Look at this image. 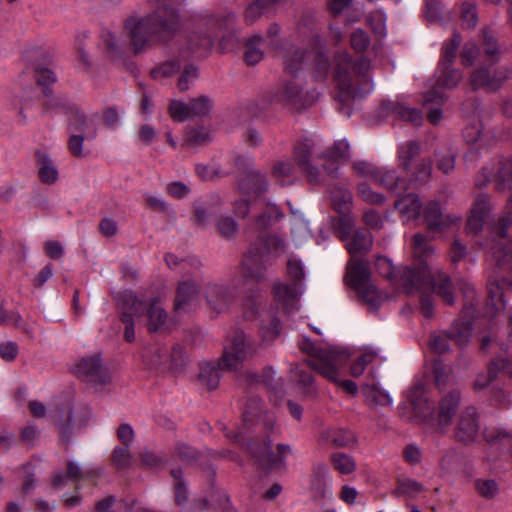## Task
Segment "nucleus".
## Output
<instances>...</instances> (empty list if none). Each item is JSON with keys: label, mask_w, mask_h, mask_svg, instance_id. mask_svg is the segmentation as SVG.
<instances>
[{"label": "nucleus", "mask_w": 512, "mask_h": 512, "mask_svg": "<svg viewBox=\"0 0 512 512\" xmlns=\"http://www.w3.org/2000/svg\"><path fill=\"white\" fill-rule=\"evenodd\" d=\"M199 286L192 281H183L179 284L174 309L177 313L186 312L194 307L199 300Z\"/></svg>", "instance_id": "7c9ffc66"}, {"label": "nucleus", "mask_w": 512, "mask_h": 512, "mask_svg": "<svg viewBox=\"0 0 512 512\" xmlns=\"http://www.w3.org/2000/svg\"><path fill=\"white\" fill-rule=\"evenodd\" d=\"M293 155L307 181L317 185L323 182L325 173L332 178L337 176V164L349 159L350 149L344 140L335 142L328 149H322L319 141L304 139L295 145Z\"/></svg>", "instance_id": "f03ea898"}, {"label": "nucleus", "mask_w": 512, "mask_h": 512, "mask_svg": "<svg viewBox=\"0 0 512 512\" xmlns=\"http://www.w3.org/2000/svg\"><path fill=\"white\" fill-rule=\"evenodd\" d=\"M373 182L384 187L387 190L393 191L396 189H406V181L400 179L395 170L387 168H377Z\"/></svg>", "instance_id": "79ce46f5"}, {"label": "nucleus", "mask_w": 512, "mask_h": 512, "mask_svg": "<svg viewBox=\"0 0 512 512\" xmlns=\"http://www.w3.org/2000/svg\"><path fill=\"white\" fill-rule=\"evenodd\" d=\"M411 172V181L415 183H425L429 180L432 172V163L429 159H421L413 165Z\"/></svg>", "instance_id": "4d7b16f0"}, {"label": "nucleus", "mask_w": 512, "mask_h": 512, "mask_svg": "<svg viewBox=\"0 0 512 512\" xmlns=\"http://www.w3.org/2000/svg\"><path fill=\"white\" fill-rule=\"evenodd\" d=\"M143 197L148 208L164 214L171 219H176V211L165 201L164 198L150 193H143Z\"/></svg>", "instance_id": "a18cd8bd"}, {"label": "nucleus", "mask_w": 512, "mask_h": 512, "mask_svg": "<svg viewBox=\"0 0 512 512\" xmlns=\"http://www.w3.org/2000/svg\"><path fill=\"white\" fill-rule=\"evenodd\" d=\"M483 136L482 124L478 119H473L463 130V138L470 145L479 144Z\"/></svg>", "instance_id": "bf43d9fd"}, {"label": "nucleus", "mask_w": 512, "mask_h": 512, "mask_svg": "<svg viewBox=\"0 0 512 512\" xmlns=\"http://www.w3.org/2000/svg\"><path fill=\"white\" fill-rule=\"evenodd\" d=\"M219 370H222L219 367V364L215 366L211 363H203L200 366L198 379L202 385L207 387V389L214 390L217 388L220 381Z\"/></svg>", "instance_id": "c03bdc74"}, {"label": "nucleus", "mask_w": 512, "mask_h": 512, "mask_svg": "<svg viewBox=\"0 0 512 512\" xmlns=\"http://www.w3.org/2000/svg\"><path fill=\"white\" fill-rule=\"evenodd\" d=\"M437 405L431 404L427 399L411 397L416 417L428 429L445 434L451 426L459 408L461 393L452 388L447 392H440Z\"/></svg>", "instance_id": "39448f33"}, {"label": "nucleus", "mask_w": 512, "mask_h": 512, "mask_svg": "<svg viewBox=\"0 0 512 512\" xmlns=\"http://www.w3.org/2000/svg\"><path fill=\"white\" fill-rule=\"evenodd\" d=\"M300 349L311 356L307 364L332 383H338L337 373L348 360L344 351L323 347L309 338H304L299 344Z\"/></svg>", "instance_id": "0eeeda50"}, {"label": "nucleus", "mask_w": 512, "mask_h": 512, "mask_svg": "<svg viewBox=\"0 0 512 512\" xmlns=\"http://www.w3.org/2000/svg\"><path fill=\"white\" fill-rule=\"evenodd\" d=\"M121 321L125 325L124 338L127 342L135 339V325L143 323L149 332H164L169 328L167 313L157 300L150 303L140 301L126 291L122 296Z\"/></svg>", "instance_id": "20e7f679"}, {"label": "nucleus", "mask_w": 512, "mask_h": 512, "mask_svg": "<svg viewBox=\"0 0 512 512\" xmlns=\"http://www.w3.org/2000/svg\"><path fill=\"white\" fill-rule=\"evenodd\" d=\"M216 227L220 235L226 239H233L239 231L237 221L226 215L219 217Z\"/></svg>", "instance_id": "052dcab7"}, {"label": "nucleus", "mask_w": 512, "mask_h": 512, "mask_svg": "<svg viewBox=\"0 0 512 512\" xmlns=\"http://www.w3.org/2000/svg\"><path fill=\"white\" fill-rule=\"evenodd\" d=\"M301 293L302 291L300 290V286L297 283L284 284L277 282L273 287V294L276 301L286 312H291L298 309L297 301Z\"/></svg>", "instance_id": "2f4dec72"}, {"label": "nucleus", "mask_w": 512, "mask_h": 512, "mask_svg": "<svg viewBox=\"0 0 512 512\" xmlns=\"http://www.w3.org/2000/svg\"><path fill=\"white\" fill-rule=\"evenodd\" d=\"M437 161V168L445 174H448L454 169L455 155L450 148L435 152Z\"/></svg>", "instance_id": "338daca9"}, {"label": "nucleus", "mask_w": 512, "mask_h": 512, "mask_svg": "<svg viewBox=\"0 0 512 512\" xmlns=\"http://www.w3.org/2000/svg\"><path fill=\"white\" fill-rule=\"evenodd\" d=\"M504 285L512 286V258H497L495 268L487 282L489 305L496 311L505 307Z\"/></svg>", "instance_id": "9b49d317"}, {"label": "nucleus", "mask_w": 512, "mask_h": 512, "mask_svg": "<svg viewBox=\"0 0 512 512\" xmlns=\"http://www.w3.org/2000/svg\"><path fill=\"white\" fill-rule=\"evenodd\" d=\"M278 0H255L245 10L244 18L246 23L252 24L257 21L265 11Z\"/></svg>", "instance_id": "5fc2aeb1"}, {"label": "nucleus", "mask_w": 512, "mask_h": 512, "mask_svg": "<svg viewBox=\"0 0 512 512\" xmlns=\"http://www.w3.org/2000/svg\"><path fill=\"white\" fill-rule=\"evenodd\" d=\"M411 247L415 253L414 256H426L434 253V247L430 239L421 233H416L412 237Z\"/></svg>", "instance_id": "e2e57ef3"}, {"label": "nucleus", "mask_w": 512, "mask_h": 512, "mask_svg": "<svg viewBox=\"0 0 512 512\" xmlns=\"http://www.w3.org/2000/svg\"><path fill=\"white\" fill-rule=\"evenodd\" d=\"M143 361L150 369L168 367V348L159 344L150 345L144 350Z\"/></svg>", "instance_id": "4c0bfd02"}, {"label": "nucleus", "mask_w": 512, "mask_h": 512, "mask_svg": "<svg viewBox=\"0 0 512 512\" xmlns=\"http://www.w3.org/2000/svg\"><path fill=\"white\" fill-rule=\"evenodd\" d=\"M235 296V288L219 284L209 285L205 292L208 306L217 313L224 311Z\"/></svg>", "instance_id": "cd10ccee"}, {"label": "nucleus", "mask_w": 512, "mask_h": 512, "mask_svg": "<svg viewBox=\"0 0 512 512\" xmlns=\"http://www.w3.org/2000/svg\"><path fill=\"white\" fill-rule=\"evenodd\" d=\"M421 151L420 144L415 141H407L402 143L398 148L399 166L405 171L410 172L416 159L419 157Z\"/></svg>", "instance_id": "58836bf2"}, {"label": "nucleus", "mask_w": 512, "mask_h": 512, "mask_svg": "<svg viewBox=\"0 0 512 512\" xmlns=\"http://www.w3.org/2000/svg\"><path fill=\"white\" fill-rule=\"evenodd\" d=\"M479 432V413L474 406H468L459 415L454 429V437L461 443L469 444L477 439Z\"/></svg>", "instance_id": "412c9836"}, {"label": "nucleus", "mask_w": 512, "mask_h": 512, "mask_svg": "<svg viewBox=\"0 0 512 512\" xmlns=\"http://www.w3.org/2000/svg\"><path fill=\"white\" fill-rule=\"evenodd\" d=\"M189 104L192 118L207 116L213 107L212 99L206 95L192 99Z\"/></svg>", "instance_id": "13d9d810"}, {"label": "nucleus", "mask_w": 512, "mask_h": 512, "mask_svg": "<svg viewBox=\"0 0 512 512\" xmlns=\"http://www.w3.org/2000/svg\"><path fill=\"white\" fill-rule=\"evenodd\" d=\"M510 71L506 67H498L493 70L487 67H479L472 71L470 84L473 89H486L497 91L509 79Z\"/></svg>", "instance_id": "f3484780"}, {"label": "nucleus", "mask_w": 512, "mask_h": 512, "mask_svg": "<svg viewBox=\"0 0 512 512\" xmlns=\"http://www.w3.org/2000/svg\"><path fill=\"white\" fill-rule=\"evenodd\" d=\"M155 10L145 16H130L124 23V32L135 53L156 43L172 38L180 28V19L173 0H149Z\"/></svg>", "instance_id": "f257e3e1"}, {"label": "nucleus", "mask_w": 512, "mask_h": 512, "mask_svg": "<svg viewBox=\"0 0 512 512\" xmlns=\"http://www.w3.org/2000/svg\"><path fill=\"white\" fill-rule=\"evenodd\" d=\"M171 476L174 479L175 501L178 505L186 503L188 500V492L185 482L182 480V470L175 468L171 470Z\"/></svg>", "instance_id": "680f3d73"}, {"label": "nucleus", "mask_w": 512, "mask_h": 512, "mask_svg": "<svg viewBox=\"0 0 512 512\" xmlns=\"http://www.w3.org/2000/svg\"><path fill=\"white\" fill-rule=\"evenodd\" d=\"M433 374L435 385L440 392H445L444 389L451 382V369L441 361H434Z\"/></svg>", "instance_id": "6e6d98bb"}, {"label": "nucleus", "mask_w": 512, "mask_h": 512, "mask_svg": "<svg viewBox=\"0 0 512 512\" xmlns=\"http://www.w3.org/2000/svg\"><path fill=\"white\" fill-rule=\"evenodd\" d=\"M101 475L100 468L81 467L75 461L67 462L66 472L57 471L52 477V484L56 489H61L68 484V482H79L81 480H93Z\"/></svg>", "instance_id": "5701e85b"}, {"label": "nucleus", "mask_w": 512, "mask_h": 512, "mask_svg": "<svg viewBox=\"0 0 512 512\" xmlns=\"http://www.w3.org/2000/svg\"><path fill=\"white\" fill-rule=\"evenodd\" d=\"M314 55L313 73L316 79H325L329 73L330 62L325 54V44L322 39L315 35L311 42Z\"/></svg>", "instance_id": "72a5a7b5"}, {"label": "nucleus", "mask_w": 512, "mask_h": 512, "mask_svg": "<svg viewBox=\"0 0 512 512\" xmlns=\"http://www.w3.org/2000/svg\"><path fill=\"white\" fill-rule=\"evenodd\" d=\"M279 55L283 60L285 72L292 76L303 70L308 59V55L304 50L293 45L281 49Z\"/></svg>", "instance_id": "473e14b6"}, {"label": "nucleus", "mask_w": 512, "mask_h": 512, "mask_svg": "<svg viewBox=\"0 0 512 512\" xmlns=\"http://www.w3.org/2000/svg\"><path fill=\"white\" fill-rule=\"evenodd\" d=\"M475 489L479 495L486 499L494 498L499 492L498 483L493 479H477L475 481Z\"/></svg>", "instance_id": "774afa93"}, {"label": "nucleus", "mask_w": 512, "mask_h": 512, "mask_svg": "<svg viewBox=\"0 0 512 512\" xmlns=\"http://www.w3.org/2000/svg\"><path fill=\"white\" fill-rule=\"evenodd\" d=\"M283 217V214L277 207H267L255 220L258 232H267L266 229L272 227Z\"/></svg>", "instance_id": "3c124183"}, {"label": "nucleus", "mask_w": 512, "mask_h": 512, "mask_svg": "<svg viewBox=\"0 0 512 512\" xmlns=\"http://www.w3.org/2000/svg\"><path fill=\"white\" fill-rule=\"evenodd\" d=\"M212 140L210 131L204 127L192 128L186 132L183 146L194 148L208 144Z\"/></svg>", "instance_id": "49530a36"}, {"label": "nucleus", "mask_w": 512, "mask_h": 512, "mask_svg": "<svg viewBox=\"0 0 512 512\" xmlns=\"http://www.w3.org/2000/svg\"><path fill=\"white\" fill-rule=\"evenodd\" d=\"M491 208L490 198L484 194L479 195L471 207L470 215L466 223V230L473 234L480 232Z\"/></svg>", "instance_id": "c85d7f7f"}, {"label": "nucleus", "mask_w": 512, "mask_h": 512, "mask_svg": "<svg viewBox=\"0 0 512 512\" xmlns=\"http://www.w3.org/2000/svg\"><path fill=\"white\" fill-rule=\"evenodd\" d=\"M247 449L259 464L265 468L278 467L282 463L283 457L291 452L289 445L278 444V454H275L272 450L271 440L268 437H264L261 443H248Z\"/></svg>", "instance_id": "dca6fc26"}, {"label": "nucleus", "mask_w": 512, "mask_h": 512, "mask_svg": "<svg viewBox=\"0 0 512 512\" xmlns=\"http://www.w3.org/2000/svg\"><path fill=\"white\" fill-rule=\"evenodd\" d=\"M423 490L421 483L408 477H400L397 480L395 494L398 496H406L409 498L416 497Z\"/></svg>", "instance_id": "864d4df0"}, {"label": "nucleus", "mask_w": 512, "mask_h": 512, "mask_svg": "<svg viewBox=\"0 0 512 512\" xmlns=\"http://www.w3.org/2000/svg\"><path fill=\"white\" fill-rule=\"evenodd\" d=\"M482 176L484 180L477 179V186L493 180L497 191L512 190V158L505 156L495 158L490 166L482 169Z\"/></svg>", "instance_id": "2eb2a0df"}, {"label": "nucleus", "mask_w": 512, "mask_h": 512, "mask_svg": "<svg viewBox=\"0 0 512 512\" xmlns=\"http://www.w3.org/2000/svg\"><path fill=\"white\" fill-rule=\"evenodd\" d=\"M393 114L395 117L407 121L414 126H420L423 122V115L420 110L407 107L403 104H395Z\"/></svg>", "instance_id": "603ef678"}, {"label": "nucleus", "mask_w": 512, "mask_h": 512, "mask_svg": "<svg viewBox=\"0 0 512 512\" xmlns=\"http://www.w3.org/2000/svg\"><path fill=\"white\" fill-rule=\"evenodd\" d=\"M69 130L86 136V140L94 139L97 135L95 125L77 107L70 108Z\"/></svg>", "instance_id": "f704fd0d"}, {"label": "nucleus", "mask_w": 512, "mask_h": 512, "mask_svg": "<svg viewBox=\"0 0 512 512\" xmlns=\"http://www.w3.org/2000/svg\"><path fill=\"white\" fill-rule=\"evenodd\" d=\"M90 416L91 412L87 408H82L79 411H71L68 415L66 424L61 426L63 437H66V434L71 429L81 428L86 425Z\"/></svg>", "instance_id": "8fccbe9b"}, {"label": "nucleus", "mask_w": 512, "mask_h": 512, "mask_svg": "<svg viewBox=\"0 0 512 512\" xmlns=\"http://www.w3.org/2000/svg\"><path fill=\"white\" fill-rule=\"evenodd\" d=\"M264 44V38L259 35L247 41L244 57L248 65H255L261 61L263 52L260 47Z\"/></svg>", "instance_id": "09e8293b"}, {"label": "nucleus", "mask_w": 512, "mask_h": 512, "mask_svg": "<svg viewBox=\"0 0 512 512\" xmlns=\"http://www.w3.org/2000/svg\"><path fill=\"white\" fill-rule=\"evenodd\" d=\"M471 324L469 322L455 321L445 332L430 336V347L438 354L449 350V342L452 341L459 347H464L471 337Z\"/></svg>", "instance_id": "4468645a"}, {"label": "nucleus", "mask_w": 512, "mask_h": 512, "mask_svg": "<svg viewBox=\"0 0 512 512\" xmlns=\"http://www.w3.org/2000/svg\"><path fill=\"white\" fill-rule=\"evenodd\" d=\"M344 281L371 307H377L381 296L371 282V268L367 258H349Z\"/></svg>", "instance_id": "6e6552de"}, {"label": "nucleus", "mask_w": 512, "mask_h": 512, "mask_svg": "<svg viewBox=\"0 0 512 512\" xmlns=\"http://www.w3.org/2000/svg\"><path fill=\"white\" fill-rule=\"evenodd\" d=\"M430 275L435 281V284L433 283V288L425 291L416 290V288L414 289V292H420L422 294L420 300V311L426 318H431L434 312V305L430 292L436 291L448 305H452L454 303V287L450 277L443 272L432 273L430 271Z\"/></svg>", "instance_id": "f8f14e48"}, {"label": "nucleus", "mask_w": 512, "mask_h": 512, "mask_svg": "<svg viewBox=\"0 0 512 512\" xmlns=\"http://www.w3.org/2000/svg\"><path fill=\"white\" fill-rule=\"evenodd\" d=\"M101 38L107 56L114 61L121 60L126 50V41L111 31L104 32Z\"/></svg>", "instance_id": "a19ab883"}, {"label": "nucleus", "mask_w": 512, "mask_h": 512, "mask_svg": "<svg viewBox=\"0 0 512 512\" xmlns=\"http://www.w3.org/2000/svg\"><path fill=\"white\" fill-rule=\"evenodd\" d=\"M75 372L79 378L93 384L96 388L103 387L110 381V374L102 366L101 360L97 355L82 358L76 364Z\"/></svg>", "instance_id": "aec40b11"}, {"label": "nucleus", "mask_w": 512, "mask_h": 512, "mask_svg": "<svg viewBox=\"0 0 512 512\" xmlns=\"http://www.w3.org/2000/svg\"><path fill=\"white\" fill-rule=\"evenodd\" d=\"M483 438L489 445L485 454V461L488 463L495 462L499 455H493L490 450L493 448H500L512 442V433L507 429L499 426L485 427L482 432Z\"/></svg>", "instance_id": "c756f323"}, {"label": "nucleus", "mask_w": 512, "mask_h": 512, "mask_svg": "<svg viewBox=\"0 0 512 512\" xmlns=\"http://www.w3.org/2000/svg\"><path fill=\"white\" fill-rule=\"evenodd\" d=\"M395 207L404 217L410 220L419 216L422 203L416 194L410 193L396 200Z\"/></svg>", "instance_id": "37998d69"}, {"label": "nucleus", "mask_w": 512, "mask_h": 512, "mask_svg": "<svg viewBox=\"0 0 512 512\" xmlns=\"http://www.w3.org/2000/svg\"><path fill=\"white\" fill-rule=\"evenodd\" d=\"M423 218L428 229L436 231H443L452 225L458 224L461 220V217L455 214H444L439 202L435 200L426 204Z\"/></svg>", "instance_id": "393cba45"}, {"label": "nucleus", "mask_w": 512, "mask_h": 512, "mask_svg": "<svg viewBox=\"0 0 512 512\" xmlns=\"http://www.w3.org/2000/svg\"><path fill=\"white\" fill-rule=\"evenodd\" d=\"M261 404L262 401L260 398L256 396L250 397L243 410L244 427L239 429L237 432L230 431L226 436L236 443L244 444L247 438L246 426L253 425L255 420L261 416Z\"/></svg>", "instance_id": "bb28decb"}, {"label": "nucleus", "mask_w": 512, "mask_h": 512, "mask_svg": "<svg viewBox=\"0 0 512 512\" xmlns=\"http://www.w3.org/2000/svg\"><path fill=\"white\" fill-rule=\"evenodd\" d=\"M461 80L462 73L459 70L452 68V65L439 64L437 80L433 88L424 94V105L443 104L446 100L444 91L455 88Z\"/></svg>", "instance_id": "ddd939ff"}, {"label": "nucleus", "mask_w": 512, "mask_h": 512, "mask_svg": "<svg viewBox=\"0 0 512 512\" xmlns=\"http://www.w3.org/2000/svg\"><path fill=\"white\" fill-rule=\"evenodd\" d=\"M288 249L286 238L275 231L258 233V237L250 244V251L255 256H277L288 253Z\"/></svg>", "instance_id": "6ab92c4d"}, {"label": "nucleus", "mask_w": 512, "mask_h": 512, "mask_svg": "<svg viewBox=\"0 0 512 512\" xmlns=\"http://www.w3.org/2000/svg\"><path fill=\"white\" fill-rule=\"evenodd\" d=\"M257 351L255 340L241 329H235L231 335V346L226 347L219 367L227 371H235L244 360L252 357Z\"/></svg>", "instance_id": "1a4fd4ad"}, {"label": "nucleus", "mask_w": 512, "mask_h": 512, "mask_svg": "<svg viewBox=\"0 0 512 512\" xmlns=\"http://www.w3.org/2000/svg\"><path fill=\"white\" fill-rule=\"evenodd\" d=\"M375 267L381 275L401 286L407 294L414 293L415 288L429 290L435 284L425 258H416L413 265L406 267H395L391 258H376Z\"/></svg>", "instance_id": "423d86ee"}, {"label": "nucleus", "mask_w": 512, "mask_h": 512, "mask_svg": "<svg viewBox=\"0 0 512 512\" xmlns=\"http://www.w3.org/2000/svg\"><path fill=\"white\" fill-rule=\"evenodd\" d=\"M236 16L229 13L226 16L211 17L206 22L205 30L193 33L189 38V49L193 53H205L213 46L214 40L224 30H229L235 23Z\"/></svg>", "instance_id": "9d476101"}, {"label": "nucleus", "mask_w": 512, "mask_h": 512, "mask_svg": "<svg viewBox=\"0 0 512 512\" xmlns=\"http://www.w3.org/2000/svg\"><path fill=\"white\" fill-rule=\"evenodd\" d=\"M273 101L295 109H301L311 105L313 98L304 91L301 82L295 79L283 83L274 93Z\"/></svg>", "instance_id": "a211bd4d"}, {"label": "nucleus", "mask_w": 512, "mask_h": 512, "mask_svg": "<svg viewBox=\"0 0 512 512\" xmlns=\"http://www.w3.org/2000/svg\"><path fill=\"white\" fill-rule=\"evenodd\" d=\"M354 434L344 428H328L323 430L319 436L322 444L332 443L335 448H349L355 443Z\"/></svg>", "instance_id": "c9c22d12"}, {"label": "nucleus", "mask_w": 512, "mask_h": 512, "mask_svg": "<svg viewBox=\"0 0 512 512\" xmlns=\"http://www.w3.org/2000/svg\"><path fill=\"white\" fill-rule=\"evenodd\" d=\"M36 163L38 167V176L41 182L53 184L58 179V170L53 164L52 159L44 152H36Z\"/></svg>", "instance_id": "ea45409f"}, {"label": "nucleus", "mask_w": 512, "mask_h": 512, "mask_svg": "<svg viewBox=\"0 0 512 512\" xmlns=\"http://www.w3.org/2000/svg\"><path fill=\"white\" fill-rule=\"evenodd\" d=\"M482 37L486 57L492 62L496 61L500 54L497 40L488 28L483 29Z\"/></svg>", "instance_id": "0e129e2a"}, {"label": "nucleus", "mask_w": 512, "mask_h": 512, "mask_svg": "<svg viewBox=\"0 0 512 512\" xmlns=\"http://www.w3.org/2000/svg\"><path fill=\"white\" fill-rule=\"evenodd\" d=\"M268 186L265 174L258 170H248L239 180L240 190L247 195H259L266 191Z\"/></svg>", "instance_id": "e433bc0d"}, {"label": "nucleus", "mask_w": 512, "mask_h": 512, "mask_svg": "<svg viewBox=\"0 0 512 512\" xmlns=\"http://www.w3.org/2000/svg\"><path fill=\"white\" fill-rule=\"evenodd\" d=\"M199 77V71L198 68L195 65H187L185 66L183 72L181 73L179 79H178V89L181 92H184L188 90L191 85L195 83V81Z\"/></svg>", "instance_id": "69168bd1"}, {"label": "nucleus", "mask_w": 512, "mask_h": 512, "mask_svg": "<svg viewBox=\"0 0 512 512\" xmlns=\"http://www.w3.org/2000/svg\"><path fill=\"white\" fill-rule=\"evenodd\" d=\"M334 229L350 254H366L370 251L373 237L369 230L357 229L352 233V227L345 230L341 226H336Z\"/></svg>", "instance_id": "4be33fe9"}, {"label": "nucleus", "mask_w": 512, "mask_h": 512, "mask_svg": "<svg viewBox=\"0 0 512 512\" xmlns=\"http://www.w3.org/2000/svg\"><path fill=\"white\" fill-rule=\"evenodd\" d=\"M502 350L503 353L489 363L487 373H480L477 375L473 383V388L476 392L487 388L497 377L500 371H505L507 373V370L510 367V355L506 348H502Z\"/></svg>", "instance_id": "a878e982"}, {"label": "nucleus", "mask_w": 512, "mask_h": 512, "mask_svg": "<svg viewBox=\"0 0 512 512\" xmlns=\"http://www.w3.org/2000/svg\"><path fill=\"white\" fill-rule=\"evenodd\" d=\"M331 204L333 209L339 214L333 221V226H341L343 229L353 227L354 218L351 215L352 194L344 188H336L331 192Z\"/></svg>", "instance_id": "b1692460"}, {"label": "nucleus", "mask_w": 512, "mask_h": 512, "mask_svg": "<svg viewBox=\"0 0 512 512\" xmlns=\"http://www.w3.org/2000/svg\"><path fill=\"white\" fill-rule=\"evenodd\" d=\"M333 468L343 475H348L356 470L354 458L343 452H335L330 457Z\"/></svg>", "instance_id": "de8ad7c7"}, {"label": "nucleus", "mask_w": 512, "mask_h": 512, "mask_svg": "<svg viewBox=\"0 0 512 512\" xmlns=\"http://www.w3.org/2000/svg\"><path fill=\"white\" fill-rule=\"evenodd\" d=\"M334 65V80L338 88L335 98L340 104L338 110L349 117L352 114V99L363 97L371 91L367 79L370 62L364 58L353 62L348 52L339 51L334 56Z\"/></svg>", "instance_id": "7ed1b4c3"}]
</instances>
